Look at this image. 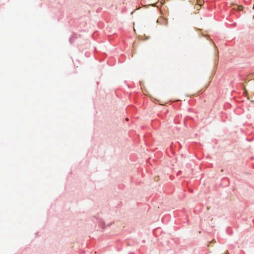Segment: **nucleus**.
Instances as JSON below:
<instances>
[{"label":"nucleus","mask_w":254,"mask_h":254,"mask_svg":"<svg viewBox=\"0 0 254 254\" xmlns=\"http://www.w3.org/2000/svg\"><path fill=\"white\" fill-rule=\"evenodd\" d=\"M159 1V0H142V3L146 4L148 5L155 6L156 3Z\"/></svg>","instance_id":"obj_1"},{"label":"nucleus","mask_w":254,"mask_h":254,"mask_svg":"<svg viewBox=\"0 0 254 254\" xmlns=\"http://www.w3.org/2000/svg\"><path fill=\"white\" fill-rule=\"evenodd\" d=\"M157 23H158L159 24L167 25L168 21L166 19L161 17L157 20Z\"/></svg>","instance_id":"obj_2"},{"label":"nucleus","mask_w":254,"mask_h":254,"mask_svg":"<svg viewBox=\"0 0 254 254\" xmlns=\"http://www.w3.org/2000/svg\"><path fill=\"white\" fill-rule=\"evenodd\" d=\"M204 3L203 0H197V9L200 7Z\"/></svg>","instance_id":"obj_3"},{"label":"nucleus","mask_w":254,"mask_h":254,"mask_svg":"<svg viewBox=\"0 0 254 254\" xmlns=\"http://www.w3.org/2000/svg\"><path fill=\"white\" fill-rule=\"evenodd\" d=\"M243 9V6L242 5H239L238 7V9L239 11L242 10Z\"/></svg>","instance_id":"obj_4"},{"label":"nucleus","mask_w":254,"mask_h":254,"mask_svg":"<svg viewBox=\"0 0 254 254\" xmlns=\"http://www.w3.org/2000/svg\"><path fill=\"white\" fill-rule=\"evenodd\" d=\"M213 242L215 243L216 242L214 240H213L211 242V243H213Z\"/></svg>","instance_id":"obj_5"},{"label":"nucleus","mask_w":254,"mask_h":254,"mask_svg":"<svg viewBox=\"0 0 254 254\" xmlns=\"http://www.w3.org/2000/svg\"><path fill=\"white\" fill-rule=\"evenodd\" d=\"M226 254H229L228 252H227L226 253Z\"/></svg>","instance_id":"obj_6"}]
</instances>
